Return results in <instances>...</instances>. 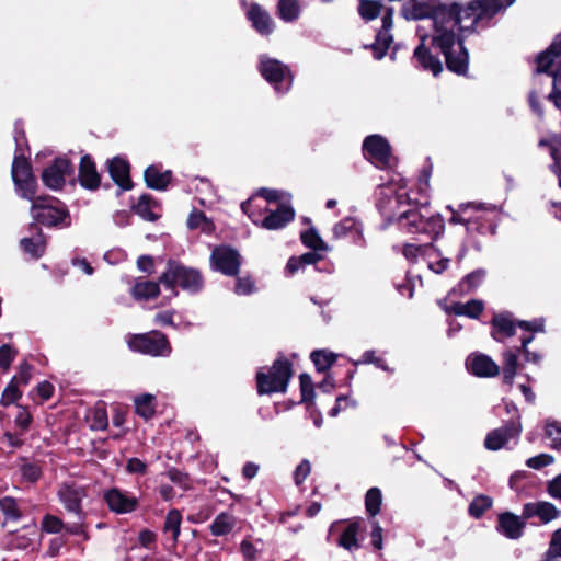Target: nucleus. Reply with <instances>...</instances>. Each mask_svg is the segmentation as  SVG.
Masks as SVG:
<instances>
[{"label":"nucleus","mask_w":561,"mask_h":561,"mask_svg":"<svg viewBox=\"0 0 561 561\" xmlns=\"http://www.w3.org/2000/svg\"><path fill=\"white\" fill-rule=\"evenodd\" d=\"M260 71L267 81L277 83L285 79L288 69L280 61L263 56L261 57Z\"/></svg>","instance_id":"6ab92c4d"},{"label":"nucleus","mask_w":561,"mask_h":561,"mask_svg":"<svg viewBox=\"0 0 561 561\" xmlns=\"http://www.w3.org/2000/svg\"><path fill=\"white\" fill-rule=\"evenodd\" d=\"M484 310V302L479 299H471L465 304V316L478 319Z\"/></svg>","instance_id":"603ef678"},{"label":"nucleus","mask_w":561,"mask_h":561,"mask_svg":"<svg viewBox=\"0 0 561 561\" xmlns=\"http://www.w3.org/2000/svg\"><path fill=\"white\" fill-rule=\"evenodd\" d=\"M107 426V414L105 409L98 408L94 411V424L93 427L98 430H104Z\"/></svg>","instance_id":"e2e57ef3"},{"label":"nucleus","mask_w":561,"mask_h":561,"mask_svg":"<svg viewBox=\"0 0 561 561\" xmlns=\"http://www.w3.org/2000/svg\"><path fill=\"white\" fill-rule=\"evenodd\" d=\"M21 248L32 257H39L43 255L46 247V241L42 232L38 230L34 236L23 238L20 242Z\"/></svg>","instance_id":"393cba45"},{"label":"nucleus","mask_w":561,"mask_h":561,"mask_svg":"<svg viewBox=\"0 0 561 561\" xmlns=\"http://www.w3.org/2000/svg\"><path fill=\"white\" fill-rule=\"evenodd\" d=\"M363 147L368 159L378 168H391L394 164L390 145L381 136H368Z\"/></svg>","instance_id":"0eeeda50"},{"label":"nucleus","mask_w":561,"mask_h":561,"mask_svg":"<svg viewBox=\"0 0 561 561\" xmlns=\"http://www.w3.org/2000/svg\"><path fill=\"white\" fill-rule=\"evenodd\" d=\"M236 519L228 513H221L216 516L210 525L211 534L215 536H224L229 534L234 527Z\"/></svg>","instance_id":"7c9ffc66"},{"label":"nucleus","mask_w":561,"mask_h":561,"mask_svg":"<svg viewBox=\"0 0 561 561\" xmlns=\"http://www.w3.org/2000/svg\"><path fill=\"white\" fill-rule=\"evenodd\" d=\"M560 515L561 511L554 504L547 501L528 502L523 505L524 519L537 516L541 524H548Z\"/></svg>","instance_id":"ddd939ff"},{"label":"nucleus","mask_w":561,"mask_h":561,"mask_svg":"<svg viewBox=\"0 0 561 561\" xmlns=\"http://www.w3.org/2000/svg\"><path fill=\"white\" fill-rule=\"evenodd\" d=\"M128 345L131 350L145 354L160 356L169 352V343L160 332L134 335L129 339Z\"/></svg>","instance_id":"423d86ee"},{"label":"nucleus","mask_w":561,"mask_h":561,"mask_svg":"<svg viewBox=\"0 0 561 561\" xmlns=\"http://www.w3.org/2000/svg\"><path fill=\"white\" fill-rule=\"evenodd\" d=\"M0 510L8 518L18 519L20 517L18 505L12 497L0 500Z\"/></svg>","instance_id":"09e8293b"},{"label":"nucleus","mask_w":561,"mask_h":561,"mask_svg":"<svg viewBox=\"0 0 561 561\" xmlns=\"http://www.w3.org/2000/svg\"><path fill=\"white\" fill-rule=\"evenodd\" d=\"M295 211L291 207L282 205L275 211H271L262 221L261 226L267 230L284 228L294 220Z\"/></svg>","instance_id":"f3484780"},{"label":"nucleus","mask_w":561,"mask_h":561,"mask_svg":"<svg viewBox=\"0 0 561 561\" xmlns=\"http://www.w3.org/2000/svg\"><path fill=\"white\" fill-rule=\"evenodd\" d=\"M145 180L149 187L154 190H164L171 180V172H162L158 167H148L145 171Z\"/></svg>","instance_id":"b1692460"},{"label":"nucleus","mask_w":561,"mask_h":561,"mask_svg":"<svg viewBox=\"0 0 561 561\" xmlns=\"http://www.w3.org/2000/svg\"><path fill=\"white\" fill-rule=\"evenodd\" d=\"M526 519L512 512H503L497 515L496 530L504 537L517 540L524 535Z\"/></svg>","instance_id":"f8f14e48"},{"label":"nucleus","mask_w":561,"mask_h":561,"mask_svg":"<svg viewBox=\"0 0 561 561\" xmlns=\"http://www.w3.org/2000/svg\"><path fill=\"white\" fill-rule=\"evenodd\" d=\"M301 241L305 245L316 251H322L327 249L325 243L322 241V239L314 229H309L302 232Z\"/></svg>","instance_id":"37998d69"},{"label":"nucleus","mask_w":561,"mask_h":561,"mask_svg":"<svg viewBox=\"0 0 561 561\" xmlns=\"http://www.w3.org/2000/svg\"><path fill=\"white\" fill-rule=\"evenodd\" d=\"M358 534V524L352 523L350 524L344 531L341 534L339 539V546L342 548L353 551L359 548V541L357 538Z\"/></svg>","instance_id":"2f4dec72"},{"label":"nucleus","mask_w":561,"mask_h":561,"mask_svg":"<svg viewBox=\"0 0 561 561\" xmlns=\"http://www.w3.org/2000/svg\"><path fill=\"white\" fill-rule=\"evenodd\" d=\"M493 500L484 494L477 495L468 507V513L473 518H481L491 508Z\"/></svg>","instance_id":"473e14b6"},{"label":"nucleus","mask_w":561,"mask_h":561,"mask_svg":"<svg viewBox=\"0 0 561 561\" xmlns=\"http://www.w3.org/2000/svg\"><path fill=\"white\" fill-rule=\"evenodd\" d=\"M518 328L530 333L545 332L543 319H534L531 321L519 320Z\"/></svg>","instance_id":"5fc2aeb1"},{"label":"nucleus","mask_w":561,"mask_h":561,"mask_svg":"<svg viewBox=\"0 0 561 561\" xmlns=\"http://www.w3.org/2000/svg\"><path fill=\"white\" fill-rule=\"evenodd\" d=\"M211 266L229 276L236 275L240 268L239 253L229 247L220 245L213 250L210 256Z\"/></svg>","instance_id":"1a4fd4ad"},{"label":"nucleus","mask_w":561,"mask_h":561,"mask_svg":"<svg viewBox=\"0 0 561 561\" xmlns=\"http://www.w3.org/2000/svg\"><path fill=\"white\" fill-rule=\"evenodd\" d=\"M138 268L147 274H151L154 270L153 259L149 255H142L137 260Z\"/></svg>","instance_id":"0e129e2a"},{"label":"nucleus","mask_w":561,"mask_h":561,"mask_svg":"<svg viewBox=\"0 0 561 561\" xmlns=\"http://www.w3.org/2000/svg\"><path fill=\"white\" fill-rule=\"evenodd\" d=\"M277 9L279 16L286 22L296 20L300 12L297 0H279Z\"/></svg>","instance_id":"f704fd0d"},{"label":"nucleus","mask_w":561,"mask_h":561,"mask_svg":"<svg viewBox=\"0 0 561 561\" xmlns=\"http://www.w3.org/2000/svg\"><path fill=\"white\" fill-rule=\"evenodd\" d=\"M108 507L116 513H129L137 506V500L113 489L105 494Z\"/></svg>","instance_id":"aec40b11"},{"label":"nucleus","mask_w":561,"mask_h":561,"mask_svg":"<svg viewBox=\"0 0 561 561\" xmlns=\"http://www.w3.org/2000/svg\"><path fill=\"white\" fill-rule=\"evenodd\" d=\"M12 179L23 198L33 201L35 197V179L31 165L24 158H15L12 163Z\"/></svg>","instance_id":"6e6552de"},{"label":"nucleus","mask_w":561,"mask_h":561,"mask_svg":"<svg viewBox=\"0 0 561 561\" xmlns=\"http://www.w3.org/2000/svg\"><path fill=\"white\" fill-rule=\"evenodd\" d=\"M381 502L382 495L378 488H371L367 491L365 506L370 516H376L380 512Z\"/></svg>","instance_id":"58836bf2"},{"label":"nucleus","mask_w":561,"mask_h":561,"mask_svg":"<svg viewBox=\"0 0 561 561\" xmlns=\"http://www.w3.org/2000/svg\"><path fill=\"white\" fill-rule=\"evenodd\" d=\"M402 14L407 20L421 19V3L417 0H408L403 4Z\"/></svg>","instance_id":"de8ad7c7"},{"label":"nucleus","mask_w":561,"mask_h":561,"mask_svg":"<svg viewBox=\"0 0 561 561\" xmlns=\"http://www.w3.org/2000/svg\"><path fill=\"white\" fill-rule=\"evenodd\" d=\"M254 284L249 277L238 278L236 291L241 295L250 294L253 290Z\"/></svg>","instance_id":"69168bd1"},{"label":"nucleus","mask_w":561,"mask_h":561,"mask_svg":"<svg viewBox=\"0 0 561 561\" xmlns=\"http://www.w3.org/2000/svg\"><path fill=\"white\" fill-rule=\"evenodd\" d=\"M79 181L82 186L90 190L96 188L100 184V175L96 172L95 164L88 156L81 158L79 168Z\"/></svg>","instance_id":"412c9836"},{"label":"nucleus","mask_w":561,"mask_h":561,"mask_svg":"<svg viewBox=\"0 0 561 561\" xmlns=\"http://www.w3.org/2000/svg\"><path fill=\"white\" fill-rule=\"evenodd\" d=\"M16 352L13 351L9 345L0 347V367L8 370L11 362L14 359Z\"/></svg>","instance_id":"4d7b16f0"},{"label":"nucleus","mask_w":561,"mask_h":561,"mask_svg":"<svg viewBox=\"0 0 561 561\" xmlns=\"http://www.w3.org/2000/svg\"><path fill=\"white\" fill-rule=\"evenodd\" d=\"M444 220L442 217H430L426 221H423V234H430L431 241L427 244L423 243V248L425 245H431L432 241H434L439 234L444 231Z\"/></svg>","instance_id":"c9c22d12"},{"label":"nucleus","mask_w":561,"mask_h":561,"mask_svg":"<svg viewBox=\"0 0 561 561\" xmlns=\"http://www.w3.org/2000/svg\"><path fill=\"white\" fill-rule=\"evenodd\" d=\"M451 210V217L449 219L450 224H460L466 226V229L468 230V225H470L472 220V215H468L469 210L473 211H486V210H495V207H488L484 203H476V202H468L462 203L459 205L458 210H454L451 207H448Z\"/></svg>","instance_id":"dca6fc26"},{"label":"nucleus","mask_w":561,"mask_h":561,"mask_svg":"<svg viewBox=\"0 0 561 561\" xmlns=\"http://www.w3.org/2000/svg\"><path fill=\"white\" fill-rule=\"evenodd\" d=\"M554 458L548 454H540L535 457L527 459L526 465L531 469H542L551 463H553Z\"/></svg>","instance_id":"3c124183"},{"label":"nucleus","mask_w":561,"mask_h":561,"mask_svg":"<svg viewBox=\"0 0 561 561\" xmlns=\"http://www.w3.org/2000/svg\"><path fill=\"white\" fill-rule=\"evenodd\" d=\"M151 199L149 196H141L135 207L136 213L144 219L153 221L157 216L151 210Z\"/></svg>","instance_id":"a18cd8bd"},{"label":"nucleus","mask_w":561,"mask_h":561,"mask_svg":"<svg viewBox=\"0 0 561 561\" xmlns=\"http://www.w3.org/2000/svg\"><path fill=\"white\" fill-rule=\"evenodd\" d=\"M402 226L410 232V233H417L419 232V225L421 222V215L416 211H407L401 217Z\"/></svg>","instance_id":"49530a36"},{"label":"nucleus","mask_w":561,"mask_h":561,"mask_svg":"<svg viewBox=\"0 0 561 561\" xmlns=\"http://www.w3.org/2000/svg\"><path fill=\"white\" fill-rule=\"evenodd\" d=\"M32 366L27 363H23L20 366L19 375H16L12 381H14L18 385H27L31 379Z\"/></svg>","instance_id":"680f3d73"},{"label":"nucleus","mask_w":561,"mask_h":561,"mask_svg":"<svg viewBox=\"0 0 561 561\" xmlns=\"http://www.w3.org/2000/svg\"><path fill=\"white\" fill-rule=\"evenodd\" d=\"M358 12L365 20H374L381 12V4L374 0H360Z\"/></svg>","instance_id":"79ce46f5"},{"label":"nucleus","mask_w":561,"mask_h":561,"mask_svg":"<svg viewBox=\"0 0 561 561\" xmlns=\"http://www.w3.org/2000/svg\"><path fill=\"white\" fill-rule=\"evenodd\" d=\"M558 76L554 75V81L552 91L548 95V99L554 104V106L561 110V90L557 87Z\"/></svg>","instance_id":"774afa93"},{"label":"nucleus","mask_w":561,"mask_h":561,"mask_svg":"<svg viewBox=\"0 0 561 561\" xmlns=\"http://www.w3.org/2000/svg\"><path fill=\"white\" fill-rule=\"evenodd\" d=\"M486 272L483 268H477L467 274L458 284L460 294H469L477 289L482 284Z\"/></svg>","instance_id":"c756f323"},{"label":"nucleus","mask_w":561,"mask_h":561,"mask_svg":"<svg viewBox=\"0 0 561 561\" xmlns=\"http://www.w3.org/2000/svg\"><path fill=\"white\" fill-rule=\"evenodd\" d=\"M32 423V416L27 410L24 408H20L16 416H15V424L16 426L22 431L25 432L28 430L30 425Z\"/></svg>","instance_id":"13d9d810"},{"label":"nucleus","mask_w":561,"mask_h":561,"mask_svg":"<svg viewBox=\"0 0 561 561\" xmlns=\"http://www.w3.org/2000/svg\"><path fill=\"white\" fill-rule=\"evenodd\" d=\"M291 377V365L287 359H277L268 373H257L259 394L284 392Z\"/></svg>","instance_id":"7ed1b4c3"},{"label":"nucleus","mask_w":561,"mask_h":561,"mask_svg":"<svg viewBox=\"0 0 561 561\" xmlns=\"http://www.w3.org/2000/svg\"><path fill=\"white\" fill-rule=\"evenodd\" d=\"M522 433L520 416L510 420L503 426L490 431L484 439L488 450L496 451L505 447L511 439H517Z\"/></svg>","instance_id":"39448f33"},{"label":"nucleus","mask_w":561,"mask_h":561,"mask_svg":"<svg viewBox=\"0 0 561 561\" xmlns=\"http://www.w3.org/2000/svg\"><path fill=\"white\" fill-rule=\"evenodd\" d=\"M187 225L192 229L201 228L204 231H209L213 228L211 222L202 211L192 213L188 217Z\"/></svg>","instance_id":"c03bdc74"},{"label":"nucleus","mask_w":561,"mask_h":561,"mask_svg":"<svg viewBox=\"0 0 561 561\" xmlns=\"http://www.w3.org/2000/svg\"><path fill=\"white\" fill-rule=\"evenodd\" d=\"M473 4L474 0L465 7L458 2L423 1V19H431L434 26L431 44L444 56L447 69L458 76L468 72L469 51L465 46L466 36L456 34L455 28L466 19H476L479 9Z\"/></svg>","instance_id":"f257e3e1"},{"label":"nucleus","mask_w":561,"mask_h":561,"mask_svg":"<svg viewBox=\"0 0 561 561\" xmlns=\"http://www.w3.org/2000/svg\"><path fill=\"white\" fill-rule=\"evenodd\" d=\"M159 283L172 290V296L178 295L176 286L183 290L198 291L203 287V277L198 270L169 261L167 270L160 275Z\"/></svg>","instance_id":"f03ea898"},{"label":"nucleus","mask_w":561,"mask_h":561,"mask_svg":"<svg viewBox=\"0 0 561 561\" xmlns=\"http://www.w3.org/2000/svg\"><path fill=\"white\" fill-rule=\"evenodd\" d=\"M496 228V222L493 219L488 218L485 215H477L472 217L470 225H468L467 232L494 236Z\"/></svg>","instance_id":"a878e982"},{"label":"nucleus","mask_w":561,"mask_h":561,"mask_svg":"<svg viewBox=\"0 0 561 561\" xmlns=\"http://www.w3.org/2000/svg\"><path fill=\"white\" fill-rule=\"evenodd\" d=\"M426 35H423V69L431 70L435 77L443 72V64L438 57L432 55L425 46Z\"/></svg>","instance_id":"4c0bfd02"},{"label":"nucleus","mask_w":561,"mask_h":561,"mask_svg":"<svg viewBox=\"0 0 561 561\" xmlns=\"http://www.w3.org/2000/svg\"><path fill=\"white\" fill-rule=\"evenodd\" d=\"M21 472H22L23 479L28 482L37 481L42 473L39 467L36 465H33V463L23 465L21 468Z\"/></svg>","instance_id":"6e6d98bb"},{"label":"nucleus","mask_w":561,"mask_h":561,"mask_svg":"<svg viewBox=\"0 0 561 561\" xmlns=\"http://www.w3.org/2000/svg\"><path fill=\"white\" fill-rule=\"evenodd\" d=\"M547 492L551 497L561 501V473L548 481Z\"/></svg>","instance_id":"bf43d9fd"},{"label":"nucleus","mask_w":561,"mask_h":561,"mask_svg":"<svg viewBox=\"0 0 561 561\" xmlns=\"http://www.w3.org/2000/svg\"><path fill=\"white\" fill-rule=\"evenodd\" d=\"M468 371L480 378L496 377L500 374V366L488 355L473 353L466 359Z\"/></svg>","instance_id":"9b49d317"},{"label":"nucleus","mask_w":561,"mask_h":561,"mask_svg":"<svg viewBox=\"0 0 561 561\" xmlns=\"http://www.w3.org/2000/svg\"><path fill=\"white\" fill-rule=\"evenodd\" d=\"M248 18L251 20L253 26L259 33L263 35L272 33L274 28L273 20L270 14L257 4L251 5L248 11Z\"/></svg>","instance_id":"4be33fe9"},{"label":"nucleus","mask_w":561,"mask_h":561,"mask_svg":"<svg viewBox=\"0 0 561 561\" xmlns=\"http://www.w3.org/2000/svg\"><path fill=\"white\" fill-rule=\"evenodd\" d=\"M18 386V383L11 380L2 393L1 404L10 405L21 397V392L19 391Z\"/></svg>","instance_id":"8fccbe9b"},{"label":"nucleus","mask_w":561,"mask_h":561,"mask_svg":"<svg viewBox=\"0 0 561 561\" xmlns=\"http://www.w3.org/2000/svg\"><path fill=\"white\" fill-rule=\"evenodd\" d=\"M64 528L60 518L54 515H46L43 519V529L47 533L57 534Z\"/></svg>","instance_id":"864d4df0"},{"label":"nucleus","mask_w":561,"mask_h":561,"mask_svg":"<svg viewBox=\"0 0 561 561\" xmlns=\"http://www.w3.org/2000/svg\"><path fill=\"white\" fill-rule=\"evenodd\" d=\"M548 549L561 557V528L553 531Z\"/></svg>","instance_id":"338daca9"},{"label":"nucleus","mask_w":561,"mask_h":561,"mask_svg":"<svg viewBox=\"0 0 561 561\" xmlns=\"http://www.w3.org/2000/svg\"><path fill=\"white\" fill-rule=\"evenodd\" d=\"M108 170L113 180L124 190L130 188V179H129V165L128 163L121 159L114 158L111 160L108 164Z\"/></svg>","instance_id":"5701e85b"},{"label":"nucleus","mask_w":561,"mask_h":561,"mask_svg":"<svg viewBox=\"0 0 561 561\" xmlns=\"http://www.w3.org/2000/svg\"><path fill=\"white\" fill-rule=\"evenodd\" d=\"M134 404H135V412L139 416H141L146 420L152 417L156 412L154 396H152L150 393H144V394L137 396L134 399Z\"/></svg>","instance_id":"cd10ccee"},{"label":"nucleus","mask_w":561,"mask_h":561,"mask_svg":"<svg viewBox=\"0 0 561 561\" xmlns=\"http://www.w3.org/2000/svg\"><path fill=\"white\" fill-rule=\"evenodd\" d=\"M560 55V50L554 46L551 45L549 48H547L545 51H541L537 58V72L539 73H547L554 78V75L558 76L557 72L551 70L552 65L554 64V58Z\"/></svg>","instance_id":"bb28decb"},{"label":"nucleus","mask_w":561,"mask_h":561,"mask_svg":"<svg viewBox=\"0 0 561 561\" xmlns=\"http://www.w3.org/2000/svg\"><path fill=\"white\" fill-rule=\"evenodd\" d=\"M520 352L515 348H507L502 353V371L503 383L512 386L517 375L518 369L522 367L518 360Z\"/></svg>","instance_id":"a211bd4d"},{"label":"nucleus","mask_w":561,"mask_h":561,"mask_svg":"<svg viewBox=\"0 0 561 561\" xmlns=\"http://www.w3.org/2000/svg\"><path fill=\"white\" fill-rule=\"evenodd\" d=\"M310 470L311 466L307 460H304L298 465L294 473L295 482L297 485L301 484L305 481V479L309 476Z\"/></svg>","instance_id":"052dcab7"},{"label":"nucleus","mask_w":561,"mask_h":561,"mask_svg":"<svg viewBox=\"0 0 561 561\" xmlns=\"http://www.w3.org/2000/svg\"><path fill=\"white\" fill-rule=\"evenodd\" d=\"M392 42V37L389 34V31L381 30L376 38V42L373 44L371 48L374 51V56L376 59H380L385 56L388 50L390 44Z\"/></svg>","instance_id":"a19ab883"},{"label":"nucleus","mask_w":561,"mask_h":561,"mask_svg":"<svg viewBox=\"0 0 561 561\" xmlns=\"http://www.w3.org/2000/svg\"><path fill=\"white\" fill-rule=\"evenodd\" d=\"M311 359L319 371H324L334 364L336 355L332 352L314 351L311 354Z\"/></svg>","instance_id":"ea45409f"},{"label":"nucleus","mask_w":561,"mask_h":561,"mask_svg":"<svg viewBox=\"0 0 561 561\" xmlns=\"http://www.w3.org/2000/svg\"><path fill=\"white\" fill-rule=\"evenodd\" d=\"M71 172V165L66 159H57L47 167L42 173L44 184L53 190H59L64 186L66 175Z\"/></svg>","instance_id":"4468645a"},{"label":"nucleus","mask_w":561,"mask_h":561,"mask_svg":"<svg viewBox=\"0 0 561 561\" xmlns=\"http://www.w3.org/2000/svg\"><path fill=\"white\" fill-rule=\"evenodd\" d=\"M479 9V13L476 16V22H479L483 18H492L501 10L500 0H474L473 4Z\"/></svg>","instance_id":"72a5a7b5"},{"label":"nucleus","mask_w":561,"mask_h":561,"mask_svg":"<svg viewBox=\"0 0 561 561\" xmlns=\"http://www.w3.org/2000/svg\"><path fill=\"white\" fill-rule=\"evenodd\" d=\"M59 500L65 505L68 512L76 514L79 518L81 517V501L85 496V492L82 488H76L73 485L64 484L59 492Z\"/></svg>","instance_id":"2eb2a0df"},{"label":"nucleus","mask_w":561,"mask_h":561,"mask_svg":"<svg viewBox=\"0 0 561 561\" xmlns=\"http://www.w3.org/2000/svg\"><path fill=\"white\" fill-rule=\"evenodd\" d=\"M32 202L33 218L43 225L56 226L67 217V211L54 198L34 197Z\"/></svg>","instance_id":"20e7f679"},{"label":"nucleus","mask_w":561,"mask_h":561,"mask_svg":"<svg viewBox=\"0 0 561 561\" xmlns=\"http://www.w3.org/2000/svg\"><path fill=\"white\" fill-rule=\"evenodd\" d=\"M160 293L159 283L150 280H138L131 289V294L136 299H152Z\"/></svg>","instance_id":"c85d7f7f"},{"label":"nucleus","mask_w":561,"mask_h":561,"mask_svg":"<svg viewBox=\"0 0 561 561\" xmlns=\"http://www.w3.org/2000/svg\"><path fill=\"white\" fill-rule=\"evenodd\" d=\"M518 321L510 311L494 313L490 321L492 339L499 343H504L506 339L516 334Z\"/></svg>","instance_id":"9d476101"},{"label":"nucleus","mask_w":561,"mask_h":561,"mask_svg":"<svg viewBox=\"0 0 561 561\" xmlns=\"http://www.w3.org/2000/svg\"><path fill=\"white\" fill-rule=\"evenodd\" d=\"M182 523L181 513L178 510H171L168 512L163 530L164 533H171L174 542L178 541L180 535V528Z\"/></svg>","instance_id":"e433bc0d"}]
</instances>
